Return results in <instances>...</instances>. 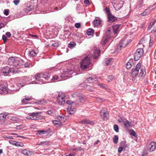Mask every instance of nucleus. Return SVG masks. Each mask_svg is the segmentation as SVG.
<instances>
[{"instance_id": "64", "label": "nucleus", "mask_w": 156, "mask_h": 156, "mask_svg": "<svg viewBox=\"0 0 156 156\" xmlns=\"http://www.w3.org/2000/svg\"><path fill=\"white\" fill-rule=\"evenodd\" d=\"M156 32V27L154 28V29L151 30V33H153Z\"/></svg>"}, {"instance_id": "46", "label": "nucleus", "mask_w": 156, "mask_h": 156, "mask_svg": "<svg viewBox=\"0 0 156 156\" xmlns=\"http://www.w3.org/2000/svg\"><path fill=\"white\" fill-rule=\"evenodd\" d=\"M155 22L156 21L155 20V19H152L151 20V22H150L149 23V25H150L152 27L155 24Z\"/></svg>"}, {"instance_id": "9", "label": "nucleus", "mask_w": 156, "mask_h": 156, "mask_svg": "<svg viewBox=\"0 0 156 156\" xmlns=\"http://www.w3.org/2000/svg\"><path fill=\"white\" fill-rule=\"evenodd\" d=\"M144 51L142 48H139L137 49L134 54V58L135 60H139L143 55Z\"/></svg>"}, {"instance_id": "44", "label": "nucleus", "mask_w": 156, "mask_h": 156, "mask_svg": "<svg viewBox=\"0 0 156 156\" xmlns=\"http://www.w3.org/2000/svg\"><path fill=\"white\" fill-rule=\"evenodd\" d=\"M114 129L116 132H118L119 129L118 126L116 124L114 125Z\"/></svg>"}, {"instance_id": "28", "label": "nucleus", "mask_w": 156, "mask_h": 156, "mask_svg": "<svg viewBox=\"0 0 156 156\" xmlns=\"http://www.w3.org/2000/svg\"><path fill=\"white\" fill-rule=\"evenodd\" d=\"M31 100V98H29L26 97L23 99L22 101V102L24 104H26L28 103V101Z\"/></svg>"}, {"instance_id": "13", "label": "nucleus", "mask_w": 156, "mask_h": 156, "mask_svg": "<svg viewBox=\"0 0 156 156\" xmlns=\"http://www.w3.org/2000/svg\"><path fill=\"white\" fill-rule=\"evenodd\" d=\"M100 115L104 120H106L108 119L107 111L106 108H104L102 109L101 111Z\"/></svg>"}, {"instance_id": "43", "label": "nucleus", "mask_w": 156, "mask_h": 156, "mask_svg": "<svg viewBox=\"0 0 156 156\" xmlns=\"http://www.w3.org/2000/svg\"><path fill=\"white\" fill-rule=\"evenodd\" d=\"M79 99L80 102H83L86 101V98L82 96L79 97Z\"/></svg>"}, {"instance_id": "7", "label": "nucleus", "mask_w": 156, "mask_h": 156, "mask_svg": "<svg viewBox=\"0 0 156 156\" xmlns=\"http://www.w3.org/2000/svg\"><path fill=\"white\" fill-rule=\"evenodd\" d=\"M28 115L30 117H26V118L28 120H37L39 119L40 116V113L39 112L29 113Z\"/></svg>"}, {"instance_id": "55", "label": "nucleus", "mask_w": 156, "mask_h": 156, "mask_svg": "<svg viewBox=\"0 0 156 156\" xmlns=\"http://www.w3.org/2000/svg\"><path fill=\"white\" fill-rule=\"evenodd\" d=\"M9 142L11 144L15 145L16 141L13 140H9Z\"/></svg>"}, {"instance_id": "58", "label": "nucleus", "mask_w": 156, "mask_h": 156, "mask_svg": "<svg viewBox=\"0 0 156 156\" xmlns=\"http://www.w3.org/2000/svg\"><path fill=\"white\" fill-rule=\"evenodd\" d=\"M96 100L97 101L99 102H101L103 101L102 98H97Z\"/></svg>"}, {"instance_id": "61", "label": "nucleus", "mask_w": 156, "mask_h": 156, "mask_svg": "<svg viewBox=\"0 0 156 156\" xmlns=\"http://www.w3.org/2000/svg\"><path fill=\"white\" fill-rule=\"evenodd\" d=\"M123 150V148L122 147H119L118 149V152L119 153H121Z\"/></svg>"}, {"instance_id": "29", "label": "nucleus", "mask_w": 156, "mask_h": 156, "mask_svg": "<svg viewBox=\"0 0 156 156\" xmlns=\"http://www.w3.org/2000/svg\"><path fill=\"white\" fill-rule=\"evenodd\" d=\"M81 86L83 87H85L86 88V89L89 90H91L92 89V87H91L87 84H85L84 83L81 84Z\"/></svg>"}, {"instance_id": "51", "label": "nucleus", "mask_w": 156, "mask_h": 156, "mask_svg": "<svg viewBox=\"0 0 156 156\" xmlns=\"http://www.w3.org/2000/svg\"><path fill=\"white\" fill-rule=\"evenodd\" d=\"M131 67V64L130 62H128L126 64V68L127 69H129Z\"/></svg>"}, {"instance_id": "31", "label": "nucleus", "mask_w": 156, "mask_h": 156, "mask_svg": "<svg viewBox=\"0 0 156 156\" xmlns=\"http://www.w3.org/2000/svg\"><path fill=\"white\" fill-rule=\"evenodd\" d=\"M114 78L115 76L113 75H111L108 76L107 80L108 82H109L112 81Z\"/></svg>"}, {"instance_id": "17", "label": "nucleus", "mask_w": 156, "mask_h": 156, "mask_svg": "<svg viewBox=\"0 0 156 156\" xmlns=\"http://www.w3.org/2000/svg\"><path fill=\"white\" fill-rule=\"evenodd\" d=\"M10 68L8 66L4 67L2 70V72L5 76H7L10 73Z\"/></svg>"}, {"instance_id": "34", "label": "nucleus", "mask_w": 156, "mask_h": 156, "mask_svg": "<svg viewBox=\"0 0 156 156\" xmlns=\"http://www.w3.org/2000/svg\"><path fill=\"white\" fill-rule=\"evenodd\" d=\"M130 122L128 120H126L124 122V125L126 127L128 128L130 126Z\"/></svg>"}, {"instance_id": "48", "label": "nucleus", "mask_w": 156, "mask_h": 156, "mask_svg": "<svg viewBox=\"0 0 156 156\" xmlns=\"http://www.w3.org/2000/svg\"><path fill=\"white\" fill-rule=\"evenodd\" d=\"M131 134L135 136V137H136L137 136V135L136 134V133H135V131L133 130H132L131 131Z\"/></svg>"}, {"instance_id": "4", "label": "nucleus", "mask_w": 156, "mask_h": 156, "mask_svg": "<svg viewBox=\"0 0 156 156\" xmlns=\"http://www.w3.org/2000/svg\"><path fill=\"white\" fill-rule=\"evenodd\" d=\"M91 66L90 58L87 56L80 63V68L82 70H84L90 67Z\"/></svg>"}, {"instance_id": "21", "label": "nucleus", "mask_w": 156, "mask_h": 156, "mask_svg": "<svg viewBox=\"0 0 156 156\" xmlns=\"http://www.w3.org/2000/svg\"><path fill=\"white\" fill-rule=\"evenodd\" d=\"M120 26V25L116 24L112 26L113 31L114 34H116L118 32Z\"/></svg>"}, {"instance_id": "53", "label": "nucleus", "mask_w": 156, "mask_h": 156, "mask_svg": "<svg viewBox=\"0 0 156 156\" xmlns=\"http://www.w3.org/2000/svg\"><path fill=\"white\" fill-rule=\"evenodd\" d=\"M16 128L18 129H21L24 128V126L22 125H18L16 126Z\"/></svg>"}, {"instance_id": "41", "label": "nucleus", "mask_w": 156, "mask_h": 156, "mask_svg": "<svg viewBox=\"0 0 156 156\" xmlns=\"http://www.w3.org/2000/svg\"><path fill=\"white\" fill-rule=\"evenodd\" d=\"M118 136L117 135H115L113 139V141L114 142L115 144H117L118 143Z\"/></svg>"}, {"instance_id": "37", "label": "nucleus", "mask_w": 156, "mask_h": 156, "mask_svg": "<svg viewBox=\"0 0 156 156\" xmlns=\"http://www.w3.org/2000/svg\"><path fill=\"white\" fill-rule=\"evenodd\" d=\"M37 103L39 104L44 105L46 103V101L45 100L43 99L38 101Z\"/></svg>"}, {"instance_id": "52", "label": "nucleus", "mask_w": 156, "mask_h": 156, "mask_svg": "<svg viewBox=\"0 0 156 156\" xmlns=\"http://www.w3.org/2000/svg\"><path fill=\"white\" fill-rule=\"evenodd\" d=\"M16 128L18 129H21L24 128V126L22 125H18L16 126Z\"/></svg>"}, {"instance_id": "12", "label": "nucleus", "mask_w": 156, "mask_h": 156, "mask_svg": "<svg viewBox=\"0 0 156 156\" xmlns=\"http://www.w3.org/2000/svg\"><path fill=\"white\" fill-rule=\"evenodd\" d=\"M93 56L94 59L97 58L100 55V50L97 47H95L93 49Z\"/></svg>"}, {"instance_id": "18", "label": "nucleus", "mask_w": 156, "mask_h": 156, "mask_svg": "<svg viewBox=\"0 0 156 156\" xmlns=\"http://www.w3.org/2000/svg\"><path fill=\"white\" fill-rule=\"evenodd\" d=\"M76 110L75 108L72 107L71 105H69L67 108V112L69 114H73L75 112Z\"/></svg>"}, {"instance_id": "42", "label": "nucleus", "mask_w": 156, "mask_h": 156, "mask_svg": "<svg viewBox=\"0 0 156 156\" xmlns=\"http://www.w3.org/2000/svg\"><path fill=\"white\" fill-rule=\"evenodd\" d=\"M37 135L39 136V135L41 134H44L45 133H46V131L43 130H39L37 131Z\"/></svg>"}, {"instance_id": "5", "label": "nucleus", "mask_w": 156, "mask_h": 156, "mask_svg": "<svg viewBox=\"0 0 156 156\" xmlns=\"http://www.w3.org/2000/svg\"><path fill=\"white\" fill-rule=\"evenodd\" d=\"M77 73L74 72L73 70L70 68L64 71L63 73L60 75V77L61 78L63 79L66 77H71L72 76H70L71 75H73V76H74Z\"/></svg>"}, {"instance_id": "35", "label": "nucleus", "mask_w": 156, "mask_h": 156, "mask_svg": "<svg viewBox=\"0 0 156 156\" xmlns=\"http://www.w3.org/2000/svg\"><path fill=\"white\" fill-rule=\"evenodd\" d=\"M52 80L53 82L55 81L56 80H58L59 81L62 80L61 79H60V78L58 76L56 75H55L53 76Z\"/></svg>"}, {"instance_id": "11", "label": "nucleus", "mask_w": 156, "mask_h": 156, "mask_svg": "<svg viewBox=\"0 0 156 156\" xmlns=\"http://www.w3.org/2000/svg\"><path fill=\"white\" fill-rule=\"evenodd\" d=\"M34 5L33 4L28 3L25 5L24 9V11L26 13L32 11L34 9Z\"/></svg>"}, {"instance_id": "54", "label": "nucleus", "mask_w": 156, "mask_h": 156, "mask_svg": "<svg viewBox=\"0 0 156 156\" xmlns=\"http://www.w3.org/2000/svg\"><path fill=\"white\" fill-rule=\"evenodd\" d=\"M52 45L54 47H57L58 46V43L56 41H55L54 43L52 44Z\"/></svg>"}, {"instance_id": "56", "label": "nucleus", "mask_w": 156, "mask_h": 156, "mask_svg": "<svg viewBox=\"0 0 156 156\" xmlns=\"http://www.w3.org/2000/svg\"><path fill=\"white\" fill-rule=\"evenodd\" d=\"M13 2L16 5H17L19 4L20 2V0H15L13 1Z\"/></svg>"}, {"instance_id": "15", "label": "nucleus", "mask_w": 156, "mask_h": 156, "mask_svg": "<svg viewBox=\"0 0 156 156\" xmlns=\"http://www.w3.org/2000/svg\"><path fill=\"white\" fill-rule=\"evenodd\" d=\"M21 68L16 67L13 66V67L10 68V73H11L13 74L18 73L21 72L20 70V69Z\"/></svg>"}, {"instance_id": "3", "label": "nucleus", "mask_w": 156, "mask_h": 156, "mask_svg": "<svg viewBox=\"0 0 156 156\" xmlns=\"http://www.w3.org/2000/svg\"><path fill=\"white\" fill-rule=\"evenodd\" d=\"M7 63L9 66L22 68L24 62L20 58L11 57L8 59Z\"/></svg>"}, {"instance_id": "19", "label": "nucleus", "mask_w": 156, "mask_h": 156, "mask_svg": "<svg viewBox=\"0 0 156 156\" xmlns=\"http://www.w3.org/2000/svg\"><path fill=\"white\" fill-rule=\"evenodd\" d=\"M108 16V21L110 22H113L117 20L116 18L111 14H109Z\"/></svg>"}, {"instance_id": "33", "label": "nucleus", "mask_w": 156, "mask_h": 156, "mask_svg": "<svg viewBox=\"0 0 156 156\" xmlns=\"http://www.w3.org/2000/svg\"><path fill=\"white\" fill-rule=\"evenodd\" d=\"M94 32V30L91 28L89 29L87 32V34L88 35H92Z\"/></svg>"}, {"instance_id": "32", "label": "nucleus", "mask_w": 156, "mask_h": 156, "mask_svg": "<svg viewBox=\"0 0 156 156\" xmlns=\"http://www.w3.org/2000/svg\"><path fill=\"white\" fill-rule=\"evenodd\" d=\"M76 45V43L74 42H71L68 45V47L70 48H73Z\"/></svg>"}, {"instance_id": "49", "label": "nucleus", "mask_w": 156, "mask_h": 156, "mask_svg": "<svg viewBox=\"0 0 156 156\" xmlns=\"http://www.w3.org/2000/svg\"><path fill=\"white\" fill-rule=\"evenodd\" d=\"M121 0H112V3L113 5H115L119 2Z\"/></svg>"}, {"instance_id": "62", "label": "nucleus", "mask_w": 156, "mask_h": 156, "mask_svg": "<svg viewBox=\"0 0 156 156\" xmlns=\"http://www.w3.org/2000/svg\"><path fill=\"white\" fill-rule=\"evenodd\" d=\"M144 38H142L140 40V41L139 43V44H143L144 42Z\"/></svg>"}, {"instance_id": "27", "label": "nucleus", "mask_w": 156, "mask_h": 156, "mask_svg": "<svg viewBox=\"0 0 156 156\" xmlns=\"http://www.w3.org/2000/svg\"><path fill=\"white\" fill-rule=\"evenodd\" d=\"M53 123L56 127H59L62 125V122L57 120H53Z\"/></svg>"}, {"instance_id": "25", "label": "nucleus", "mask_w": 156, "mask_h": 156, "mask_svg": "<svg viewBox=\"0 0 156 156\" xmlns=\"http://www.w3.org/2000/svg\"><path fill=\"white\" fill-rule=\"evenodd\" d=\"M81 123L83 124H88L90 125H93L94 122L93 121L87 119H84L81 121Z\"/></svg>"}, {"instance_id": "50", "label": "nucleus", "mask_w": 156, "mask_h": 156, "mask_svg": "<svg viewBox=\"0 0 156 156\" xmlns=\"http://www.w3.org/2000/svg\"><path fill=\"white\" fill-rule=\"evenodd\" d=\"M7 37L5 35H3L2 37V39L4 41V43H5L7 40Z\"/></svg>"}, {"instance_id": "24", "label": "nucleus", "mask_w": 156, "mask_h": 156, "mask_svg": "<svg viewBox=\"0 0 156 156\" xmlns=\"http://www.w3.org/2000/svg\"><path fill=\"white\" fill-rule=\"evenodd\" d=\"M21 153L25 155L30 156L32 154V152L26 149H24L22 151Z\"/></svg>"}, {"instance_id": "16", "label": "nucleus", "mask_w": 156, "mask_h": 156, "mask_svg": "<svg viewBox=\"0 0 156 156\" xmlns=\"http://www.w3.org/2000/svg\"><path fill=\"white\" fill-rule=\"evenodd\" d=\"M148 149L150 152H151L154 151L156 148V142H152L149 144Z\"/></svg>"}, {"instance_id": "10", "label": "nucleus", "mask_w": 156, "mask_h": 156, "mask_svg": "<svg viewBox=\"0 0 156 156\" xmlns=\"http://www.w3.org/2000/svg\"><path fill=\"white\" fill-rule=\"evenodd\" d=\"M111 32V28H108L107 29L106 32L107 35L105 38V40L104 41L103 43H102L103 45H104L105 44L107 43L111 40V36L108 35V34H110Z\"/></svg>"}, {"instance_id": "14", "label": "nucleus", "mask_w": 156, "mask_h": 156, "mask_svg": "<svg viewBox=\"0 0 156 156\" xmlns=\"http://www.w3.org/2000/svg\"><path fill=\"white\" fill-rule=\"evenodd\" d=\"M129 43L127 42L126 39L122 40L119 44L117 46V48L121 50L122 48H124Z\"/></svg>"}, {"instance_id": "22", "label": "nucleus", "mask_w": 156, "mask_h": 156, "mask_svg": "<svg viewBox=\"0 0 156 156\" xmlns=\"http://www.w3.org/2000/svg\"><path fill=\"white\" fill-rule=\"evenodd\" d=\"M112 58H110L109 59H108L105 58L103 64L104 65L106 66H108L111 65L112 63Z\"/></svg>"}, {"instance_id": "39", "label": "nucleus", "mask_w": 156, "mask_h": 156, "mask_svg": "<svg viewBox=\"0 0 156 156\" xmlns=\"http://www.w3.org/2000/svg\"><path fill=\"white\" fill-rule=\"evenodd\" d=\"M15 146H20L23 147L24 146L23 144L20 142H16Z\"/></svg>"}, {"instance_id": "26", "label": "nucleus", "mask_w": 156, "mask_h": 156, "mask_svg": "<svg viewBox=\"0 0 156 156\" xmlns=\"http://www.w3.org/2000/svg\"><path fill=\"white\" fill-rule=\"evenodd\" d=\"M101 23V21L99 20H95L93 21V24L95 26H99Z\"/></svg>"}, {"instance_id": "6", "label": "nucleus", "mask_w": 156, "mask_h": 156, "mask_svg": "<svg viewBox=\"0 0 156 156\" xmlns=\"http://www.w3.org/2000/svg\"><path fill=\"white\" fill-rule=\"evenodd\" d=\"M87 81L91 83H93L95 84H98V85L100 86L101 87L103 88H106V85L102 83H98V81L96 77H94V76H90L87 78Z\"/></svg>"}, {"instance_id": "63", "label": "nucleus", "mask_w": 156, "mask_h": 156, "mask_svg": "<svg viewBox=\"0 0 156 156\" xmlns=\"http://www.w3.org/2000/svg\"><path fill=\"white\" fill-rule=\"evenodd\" d=\"M6 37H10L11 35V34L9 32H7L6 33Z\"/></svg>"}, {"instance_id": "40", "label": "nucleus", "mask_w": 156, "mask_h": 156, "mask_svg": "<svg viewBox=\"0 0 156 156\" xmlns=\"http://www.w3.org/2000/svg\"><path fill=\"white\" fill-rule=\"evenodd\" d=\"M6 116V115H4L3 114H0V120L2 121L4 120Z\"/></svg>"}, {"instance_id": "36", "label": "nucleus", "mask_w": 156, "mask_h": 156, "mask_svg": "<svg viewBox=\"0 0 156 156\" xmlns=\"http://www.w3.org/2000/svg\"><path fill=\"white\" fill-rule=\"evenodd\" d=\"M149 9H147L143 13L141 14L142 16H144L149 14L150 13Z\"/></svg>"}, {"instance_id": "38", "label": "nucleus", "mask_w": 156, "mask_h": 156, "mask_svg": "<svg viewBox=\"0 0 156 156\" xmlns=\"http://www.w3.org/2000/svg\"><path fill=\"white\" fill-rule=\"evenodd\" d=\"M49 143V141H43V142H41L39 143L38 144V145H47Z\"/></svg>"}, {"instance_id": "2", "label": "nucleus", "mask_w": 156, "mask_h": 156, "mask_svg": "<svg viewBox=\"0 0 156 156\" xmlns=\"http://www.w3.org/2000/svg\"><path fill=\"white\" fill-rule=\"evenodd\" d=\"M145 73V68L141 66V64L140 63L137 64L135 68L132 69L131 70L132 75L133 77L136 76L138 74L139 76L143 77Z\"/></svg>"}, {"instance_id": "60", "label": "nucleus", "mask_w": 156, "mask_h": 156, "mask_svg": "<svg viewBox=\"0 0 156 156\" xmlns=\"http://www.w3.org/2000/svg\"><path fill=\"white\" fill-rule=\"evenodd\" d=\"M29 35L34 38H38V36L36 35H34L32 34H29Z\"/></svg>"}, {"instance_id": "45", "label": "nucleus", "mask_w": 156, "mask_h": 156, "mask_svg": "<svg viewBox=\"0 0 156 156\" xmlns=\"http://www.w3.org/2000/svg\"><path fill=\"white\" fill-rule=\"evenodd\" d=\"M105 12L106 13L107 16L109 14H111L110 13V11L109 9L108 8H105V10H104Z\"/></svg>"}, {"instance_id": "57", "label": "nucleus", "mask_w": 156, "mask_h": 156, "mask_svg": "<svg viewBox=\"0 0 156 156\" xmlns=\"http://www.w3.org/2000/svg\"><path fill=\"white\" fill-rule=\"evenodd\" d=\"M75 25L76 28H79L80 27V24L79 23H76L75 24Z\"/></svg>"}, {"instance_id": "23", "label": "nucleus", "mask_w": 156, "mask_h": 156, "mask_svg": "<svg viewBox=\"0 0 156 156\" xmlns=\"http://www.w3.org/2000/svg\"><path fill=\"white\" fill-rule=\"evenodd\" d=\"M113 6L114 8L116 10H119L122 6V3H121L120 2L116 4L113 5Z\"/></svg>"}, {"instance_id": "47", "label": "nucleus", "mask_w": 156, "mask_h": 156, "mask_svg": "<svg viewBox=\"0 0 156 156\" xmlns=\"http://www.w3.org/2000/svg\"><path fill=\"white\" fill-rule=\"evenodd\" d=\"M9 11V10L8 9H5L4 10V14L6 16L8 15Z\"/></svg>"}, {"instance_id": "8", "label": "nucleus", "mask_w": 156, "mask_h": 156, "mask_svg": "<svg viewBox=\"0 0 156 156\" xmlns=\"http://www.w3.org/2000/svg\"><path fill=\"white\" fill-rule=\"evenodd\" d=\"M65 95L64 93L62 92L59 93L57 97L56 101L59 105H63L65 103Z\"/></svg>"}, {"instance_id": "20", "label": "nucleus", "mask_w": 156, "mask_h": 156, "mask_svg": "<svg viewBox=\"0 0 156 156\" xmlns=\"http://www.w3.org/2000/svg\"><path fill=\"white\" fill-rule=\"evenodd\" d=\"M8 92V90L6 87L3 85H0V94H6Z\"/></svg>"}, {"instance_id": "1", "label": "nucleus", "mask_w": 156, "mask_h": 156, "mask_svg": "<svg viewBox=\"0 0 156 156\" xmlns=\"http://www.w3.org/2000/svg\"><path fill=\"white\" fill-rule=\"evenodd\" d=\"M49 73H41L36 74L35 78L36 82L37 83H46L49 82Z\"/></svg>"}, {"instance_id": "30", "label": "nucleus", "mask_w": 156, "mask_h": 156, "mask_svg": "<svg viewBox=\"0 0 156 156\" xmlns=\"http://www.w3.org/2000/svg\"><path fill=\"white\" fill-rule=\"evenodd\" d=\"M37 52L34 50L30 51L29 53V55L31 57H33L36 55Z\"/></svg>"}, {"instance_id": "59", "label": "nucleus", "mask_w": 156, "mask_h": 156, "mask_svg": "<svg viewBox=\"0 0 156 156\" xmlns=\"http://www.w3.org/2000/svg\"><path fill=\"white\" fill-rule=\"evenodd\" d=\"M47 113L50 115H52L53 114V112L51 110L48 111L47 112Z\"/></svg>"}]
</instances>
